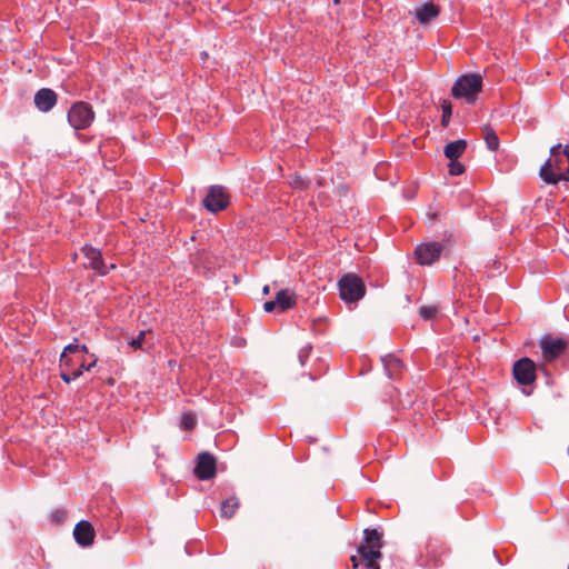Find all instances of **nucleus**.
<instances>
[{"label": "nucleus", "mask_w": 569, "mask_h": 569, "mask_svg": "<svg viewBox=\"0 0 569 569\" xmlns=\"http://www.w3.org/2000/svg\"><path fill=\"white\" fill-rule=\"evenodd\" d=\"M466 168L465 166L459 162L458 160L451 161L449 160L448 163V172L450 176L457 177L461 176L465 172Z\"/></svg>", "instance_id": "nucleus-27"}, {"label": "nucleus", "mask_w": 569, "mask_h": 569, "mask_svg": "<svg viewBox=\"0 0 569 569\" xmlns=\"http://www.w3.org/2000/svg\"><path fill=\"white\" fill-rule=\"evenodd\" d=\"M79 352L88 353L89 349L87 345H79Z\"/></svg>", "instance_id": "nucleus-33"}, {"label": "nucleus", "mask_w": 569, "mask_h": 569, "mask_svg": "<svg viewBox=\"0 0 569 569\" xmlns=\"http://www.w3.org/2000/svg\"><path fill=\"white\" fill-rule=\"evenodd\" d=\"M67 517V511L63 509H56L51 512L50 518L53 522L60 523L62 522Z\"/></svg>", "instance_id": "nucleus-30"}, {"label": "nucleus", "mask_w": 569, "mask_h": 569, "mask_svg": "<svg viewBox=\"0 0 569 569\" xmlns=\"http://www.w3.org/2000/svg\"><path fill=\"white\" fill-rule=\"evenodd\" d=\"M443 246L440 242H422L416 247V260L420 266H430L440 258Z\"/></svg>", "instance_id": "nucleus-9"}, {"label": "nucleus", "mask_w": 569, "mask_h": 569, "mask_svg": "<svg viewBox=\"0 0 569 569\" xmlns=\"http://www.w3.org/2000/svg\"><path fill=\"white\" fill-rule=\"evenodd\" d=\"M560 157H549L541 166L539 176L548 184H557L559 181H569V166L563 167Z\"/></svg>", "instance_id": "nucleus-6"}, {"label": "nucleus", "mask_w": 569, "mask_h": 569, "mask_svg": "<svg viewBox=\"0 0 569 569\" xmlns=\"http://www.w3.org/2000/svg\"><path fill=\"white\" fill-rule=\"evenodd\" d=\"M231 196L227 188L221 184H212L202 199V206L210 213H218L230 206Z\"/></svg>", "instance_id": "nucleus-5"}, {"label": "nucleus", "mask_w": 569, "mask_h": 569, "mask_svg": "<svg viewBox=\"0 0 569 569\" xmlns=\"http://www.w3.org/2000/svg\"><path fill=\"white\" fill-rule=\"evenodd\" d=\"M73 537L81 547H89L93 543L94 529L88 520H80L73 529Z\"/></svg>", "instance_id": "nucleus-13"}, {"label": "nucleus", "mask_w": 569, "mask_h": 569, "mask_svg": "<svg viewBox=\"0 0 569 569\" xmlns=\"http://www.w3.org/2000/svg\"><path fill=\"white\" fill-rule=\"evenodd\" d=\"M440 9L432 2L425 3L421 8L417 9L416 17L421 24L430 22L433 18L438 17Z\"/></svg>", "instance_id": "nucleus-17"}, {"label": "nucleus", "mask_w": 569, "mask_h": 569, "mask_svg": "<svg viewBox=\"0 0 569 569\" xmlns=\"http://www.w3.org/2000/svg\"><path fill=\"white\" fill-rule=\"evenodd\" d=\"M381 548L382 533L376 528H366L357 548L358 555L350 558L353 569H380Z\"/></svg>", "instance_id": "nucleus-1"}, {"label": "nucleus", "mask_w": 569, "mask_h": 569, "mask_svg": "<svg viewBox=\"0 0 569 569\" xmlns=\"http://www.w3.org/2000/svg\"><path fill=\"white\" fill-rule=\"evenodd\" d=\"M97 358L92 355V360L89 363H86L83 359H80L79 362L74 366V368L68 371H61L60 378L63 382L70 383L71 381L80 378L84 371H90L97 365Z\"/></svg>", "instance_id": "nucleus-15"}, {"label": "nucleus", "mask_w": 569, "mask_h": 569, "mask_svg": "<svg viewBox=\"0 0 569 569\" xmlns=\"http://www.w3.org/2000/svg\"><path fill=\"white\" fill-rule=\"evenodd\" d=\"M113 269H116V264H114V263H111V264H109V266L107 264L108 273H109L111 270H113Z\"/></svg>", "instance_id": "nucleus-35"}, {"label": "nucleus", "mask_w": 569, "mask_h": 569, "mask_svg": "<svg viewBox=\"0 0 569 569\" xmlns=\"http://www.w3.org/2000/svg\"><path fill=\"white\" fill-rule=\"evenodd\" d=\"M467 149V141L459 139L446 144L443 153L451 161L458 160Z\"/></svg>", "instance_id": "nucleus-18"}, {"label": "nucleus", "mask_w": 569, "mask_h": 569, "mask_svg": "<svg viewBox=\"0 0 569 569\" xmlns=\"http://www.w3.org/2000/svg\"><path fill=\"white\" fill-rule=\"evenodd\" d=\"M311 351H312V346H311L310 343H307L306 346H303V347L299 350V352H298V359H299V362H300V365H301L302 367L307 363V361H308V359H309V357H310V355H311Z\"/></svg>", "instance_id": "nucleus-28"}, {"label": "nucleus", "mask_w": 569, "mask_h": 569, "mask_svg": "<svg viewBox=\"0 0 569 569\" xmlns=\"http://www.w3.org/2000/svg\"><path fill=\"white\" fill-rule=\"evenodd\" d=\"M197 416L192 411H183L180 417V425L186 430H192L197 426Z\"/></svg>", "instance_id": "nucleus-22"}, {"label": "nucleus", "mask_w": 569, "mask_h": 569, "mask_svg": "<svg viewBox=\"0 0 569 569\" xmlns=\"http://www.w3.org/2000/svg\"><path fill=\"white\" fill-rule=\"evenodd\" d=\"M77 258H78V254H77V253H73V256H72V260H73V261H76V260H77Z\"/></svg>", "instance_id": "nucleus-36"}, {"label": "nucleus", "mask_w": 569, "mask_h": 569, "mask_svg": "<svg viewBox=\"0 0 569 569\" xmlns=\"http://www.w3.org/2000/svg\"><path fill=\"white\" fill-rule=\"evenodd\" d=\"M96 119V113L90 103L77 101L72 103L67 112V120L74 130H87Z\"/></svg>", "instance_id": "nucleus-3"}, {"label": "nucleus", "mask_w": 569, "mask_h": 569, "mask_svg": "<svg viewBox=\"0 0 569 569\" xmlns=\"http://www.w3.org/2000/svg\"><path fill=\"white\" fill-rule=\"evenodd\" d=\"M240 506L239 499L234 496L221 501L220 516L230 519L234 516Z\"/></svg>", "instance_id": "nucleus-19"}, {"label": "nucleus", "mask_w": 569, "mask_h": 569, "mask_svg": "<svg viewBox=\"0 0 569 569\" xmlns=\"http://www.w3.org/2000/svg\"><path fill=\"white\" fill-rule=\"evenodd\" d=\"M269 291H270V288H269V286H268V284H266V286L262 288V293H263V295H268V293H269Z\"/></svg>", "instance_id": "nucleus-34"}, {"label": "nucleus", "mask_w": 569, "mask_h": 569, "mask_svg": "<svg viewBox=\"0 0 569 569\" xmlns=\"http://www.w3.org/2000/svg\"><path fill=\"white\" fill-rule=\"evenodd\" d=\"M568 340L546 333L539 339L542 358L546 361L556 360L568 347Z\"/></svg>", "instance_id": "nucleus-7"}, {"label": "nucleus", "mask_w": 569, "mask_h": 569, "mask_svg": "<svg viewBox=\"0 0 569 569\" xmlns=\"http://www.w3.org/2000/svg\"><path fill=\"white\" fill-rule=\"evenodd\" d=\"M366 295V286L360 277L347 273L339 280V296L346 303H357Z\"/></svg>", "instance_id": "nucleus-4"}, {"label": "nucleus", "mask_w": 569, "mask_h": 569, "mask_svg": "<svg viewBox=\"0 0 569 569\" xmlns=\"http://www.w3.org/2000/svg\"><path fill=\"white\" fill-rule=\"evenodd\" d=\"M439 308H440L439 305H429V306L425 305L419 308L418 315L420 316V318L422 320L428 321L436 316Z\"/></svg>", "instance_id": "nucleus-23"}, {"label": "nucleus", "mask_w": 569, "mask_h": 569, "mask_svg": "<svg viewBox=\"0 0 569 569\" xmlns=\"http://www.w3.org/2000/svg\"><path fill=\"white\" fill-rule=\"evenodd\" d=\"M274 302L280 311H286L297 305L296 295L289 289H281L274 297Z\"/></svg>", "instance_id": "nucleus-16"}, {"label": "nucleus", "mask_w": 569, "mask_h": 569, "mask_svg": "<svg viewBox=\"0 0 569 569\" xmlns=\"http://www.w3.org/2000/svg\"><path fill=\"white\" fill-rule=\"evenodd\" d=\"M144 338H146V331L141 330L136 338H132L130 341H128V345L133 350H140V349H142V343L144 341Z\"/></svg>", "instance_id": "nucleus-29"}, {"label": "nucleus", "mask_w": 569, "mask_h": 569, "mask_svg": "<svg viewBox=\"0 0 569 569\" xmlns=\"http://www.w3.org/2000/svg\"><path fill=\"white\" fill-rule=\"evenodd\" d=\"M482 86L481 74L465 73L453 82L451 94L455 99H463L468 104H473L482 90Z\"/></svg>", "instance_id": "nucleus-2"}, {"label": "nucleus", "mask_w": 569, "mask_h": 569, "mask_svg": "<svg viewBox=\"0 0 569 569\" xmlns=\"http://www.w3.org/2000/svg\"><path fill=\"white\" fill-rule=\"evenodd\" d=\"M193 472L199 480L206 481L212 479L217 473L216 457L207 451L201 452L197 458Z\"/></svg>", "instance_id": "nucleus-11"}, {"label": "nucleus", "mask_w": 569, "mask_h": 569, "mask_svg": "<svg viewBox=\"0 0 569 569\" xmlns=\"http://www.w3.org/2000/svg\"><path fill=\"white\" fill-rule=\"evenodd\" d=\"M381 362L383 365L385 373L389 379L396 380L400 377L405 366L398 357L392 353H388L381 357Z\"/></svg>", "instance_id": "nucleus-14"}, {"label": "nucleus", "mask_w": 569, "mask_h": 569, "mask_svg": "<svg viewBox=\"0 0 569 569\" xmlns=\"http://www.w3.org/2000/svg\"><path fill=\"white\" fill-rule=\"evenodd\" d=\"M276 308H278V307H277V305H276V302H274V299H273V300L266 301V302L263 303V310H264L266 312H268V313H270V312L274 311V310H276Z\"/></svg>", "instance_id": "nucleus-32"}, {"label": "nucleus", "mask_w": 569, "mask_h": 569, "mask_svg": "<svg viewBox=\"0 0 569 569\" xmlns=\"http://www.w3.org/2000/svg\"><path fill=\"white\" fill-rule=\"evenodd\" d=\"M33 102L40 112H49L57 104L58 94L50 88H41L34 93Z\"/></svg>", "instance_id": "nucleus-12"}, {"label": "nucleus", "mask_w": 569, "mask_h": 569, "mask_svg": "<svg viewBox=\"0 0 569 569\" xmlns=\"http://www.w3.org/2000/svg\"><path fill=\"white\" fill-rule=\"evenodd\" d=\"M311 181L298 173L290 176L289 186L299 191H305L310 188Z\"/></svg>", "instance_id": "nucleus-20"}, {"label": "nucleus", "mask_w": 569, "mask_h": 569, "mask_svg": "<svg viewBox=\"0 0 569 569\" xmlns=\"http://www.w3.org/2000/svg\"><path fill=\"white\" fill-rule=\"evenodd\" d=\"M78 352H79V343H78L77 339H74L73 342L67 345L62 351V353H64V355L78 353Z\"/></svg>", "instance_id": "nucleus-31"}, {"label": "nucleus", "mask_w": 569, "mask_h": 569, "mask_svg": "<svg viewBox=\"0 0 569 569\" xmlns=\"http://www.w3.org/2000/svg\"><path fill=\"white\" fill-rule=\"evenodd\" d=\"M512 375L521 386H529L536 380V363L528 357L520 358L513 363Z\"/></svg>", "instance_id": "nucleus-8"}, {"label": "nucleus", "mask_w": 569, "mask_h": 569, "mask_svg": "<svg viewBox=\"0 0 569 569\" xmlns=\"http://www.w3.org/2000/svg\"><path fill=\"white\" fill-rule=\"evenodd\" d=\"M81 252L88 260V262L83 264L84 269H91L100 277L108 274L107 264L99 248L86 243L81 247Z\"/></svg>", "instance_id": "nucleus-10"}, {"label": "nucleus", "mask_w": 569, "mask_h": 569, "mask_svg": "<svg viewBox=\"0 0 569 569\" xmlns=\"http://www.w3.org/2000/svg\"><path fill=\"white\" fill-rule=\"evenodd\" d=\"M485 142L490 151H497L499 149V137L489 126L485 128Z\"/></svg>", "instance_id": "nucleus-21"}, {"label": "nucleus", "mask_w": 569, "mask_h": 569, "mask_svg": "<svg viewBox=\"0 0 569 569\" xmlns=\"http://www.w3.org/2000/svg\"><path fill=\"white\" fill-rule=\"evenodd\" d=\"M561 153L569 159V143H566L563 147L558 143L550 148V157H552V159L560 157Z\"/></svg>", "instance_id": "nucleus-26"}, {"label": "nucleus", "mask_w": 569, "mask_h": 569, "mask_svg": "<svg viewBox=\"0 0 569 569\" xmlns=\"http://www.w3.org/2000/svg\"><path fill=\"white\" fill-rule=\"evenodd\" d=\"M79 360L80 359H76L68 355L61 353L60 359H59V362H60L59 366H60V368H64L66 369L64 371L70 372L74 368V366L79 362Z\"/></svg>", "instance_id": "nucleus-25"}, {"label": "nucleus", "mask_w": 569, "mask_h": 569, "mask_svg": "<svg viewBox=\"0 0 569 569\" xmlns=\"http://www.w3.org/2000/svg\"><path fill=\"white\" fill-rule=\"evenodd\" d=\"M441 111H442V116H441V126L443 128H447L449 126V122H450V119H451V116H452V106H451V102L448 101V100H443L441 102Z\"/></svg>", "instance_id": "nucleus-24"}]
</instances>
